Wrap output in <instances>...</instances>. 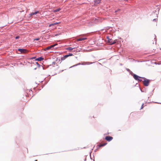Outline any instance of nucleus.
Here are the masks:
<instances>
[{
  "label": "nucleus",
  "mask_w": 161,
  "mask_h": 161,
  "mask_svg": "<svg viewBox=\"0 0 161 161\" xmlns=\"http://www.w3.org/2000/svg\"><path fill=\"white\" fill-rule=\"evenodd\" d=\"M144 80L143 82L144 85L146 86H147L149 85V80L148 79H146L145 78H142Z\"/></svg>",
  "instance_id": "nucleus-1"
},
{
  "label": "nucleus",
  "mask_w": 161,
  "mask_h": 161,
  "mask_svg": "<svg viewBox=\"0 0 161 161\" xmlns=\"http://www.w3.org/2000/svg\"><path fill=\"white\" fill-rule=\"evenodd\" d=\"M107 38L108 39V42L110 44L112 45L116 43V40L113 41L111 39L109 38L108 36H107Z\"/></svg>",
  "instance_id": "nucleus-2"
},
{
  "label": "nucleus",
  "mask_w": 161,
  "mask_h": 161,
  "mask_svg": "<svg viewBox=\"0 0 161 161\" xmlns=\"http://www.w3.org/2000/svg\"><path fill=\"white\" fill-rule=\"evenodd\" d=\"M57 45V44H55L53 45H51L50 46H48V47H47L46 48L44 49V50H45V51H46V50H49V49H51L52 48H53V47Z\"/></svg>",
  "instance_id": "nucleus-3"
},
{
  "label": "nucleus",
  "mask_w": 161,
  "mask_h": 161,
  "mask_svg": "<svg viewBox=\"0 0 161 161\" xmlns=\"http://www.w3.org/2000/svg\"><path fill=\"white\" fill-rule=\"evenodd\" d=\"M105 139L108 141H110L113 139V137L111 136H107L105 137Z\"/></svg>",
  "instance_id": "nucleus-4"
},
{
  "label": "nucleus",
  "mask_w": 161,
  "mask_h": 161,
  "mask_svg": "<svg viewBox=\"0 0 161 161\" xmlns=\"http://www.w3.org/2000/svg\"><path fill=\"white\" fill-rule=\"evenodd\" d=\"M18 50L21 53H26L27 51V50L26 49H19Z\"/></svg>",
  "instance_id": "nucleus-5"
},
{
  "label": "nucleus",
  "mask_w": 161,
  "mask_h": 161,
  "mask_svg": "<svg viewBox=\"0 0 161 161\" xmlns=\"http://www.w3.org/2000/svg\"><path fill=\"white\" fill-rule=\"evenodd\" d=\"M133 77L136 80H138V78H141V77H140L139 76H138L135 75V74H134L133 75Z\"/></svg>",
  "instance_id": "nucleus-6"
},
{
  "label": "nucleus",
  "mask_w": 161,
  "mask_h": 161,
  "mask_svg": "<svg viewBox=\"0 0 161 161\" xmlns=\"http://www.w3.org/2000/svg\"><path fill=\"white\" fill-rule=\"evenodd\" d=\"M39 11H36V12H34V13H31L30 14V16H31L33 15H36V14H39Z\"/></svg>",
  "instance_id": "nucleus-7"
},
{
  "label": "nucleus",
  "mask_w": 161,
  "mask_h": 161,
  "mask_svg": "<svg viewBox=\"0 0 161 161\" xmlns=\"http://www.w3.org/2000/svg\"><path fill=\"white\" fill-rule=\"evenodd\" d=\"M86 39H87L86 38H80L77 39V41H82L83 40H86Z\"/></svg>",
  "instance_id": "nucleus-8"
},
{
  "label": "nucleus",
  "mask_w": 161,
  "mask_h": 161,
  "mask_svg": "<svg viewBox=\"0 0 161 161\" xmlns=\"http://www.w3.org/2000/svg\"><path fill=\"white\" fill-rule=\"evenodd\" d=\"M43 58L42 57H39L36 58V61H41L43 59Z\"/></svg>",
  "instance_id": "nucleus-9"
},
{
  "label": "nucleus",
  "mask_w": 161,
  "mask_h": 161,
  "mask_svg": "<svg viewBox=\"0 0 161 161\" xmlns=\"http://www.w3.org/2000/svg\"><path fill=\"white\" fill-rule=\"evenodd\" d=\"M101 0H95V4H99Z\"/></svg>",
  "instance_id": "nucleus-10"
},
{
  "label": "nucleus",
  "mask_w": 161,
  "mask_h": 161,
  "mask_svg": "<svg viewBox=\"0 0 161 161\" xmlns=\"http://www.w3.org/2000/svg\"><path fill=\"white\" fill-rule=\"evenodd\" d=\"M92 64V62H85L83 63L82 64Z\"/></svg>",
  "instance_id": "nucleus-11"
},
{
  "label": "nucleus",
  "mask_w": 161,
  "mask_h": 161,
  "mask_svg": "<svg viewBox=\"0 0 161 161\" xmlns=\"http://www.w3.org/2000/svg\"><path fill=\"white\" fill-rule=\"evenodd\" d=\"M69 57V55H66L64 56V57H62L61 58L62 60H64L65 58H67L68 57Z\"/></svg>",
  "instance_id": "nucleus-12"
},
{
  "label": "nucleus",
  "mask_w": 161,
  "mask_h": 161,
  "mask_svg": "<svg viewBox=\"0 0 161 161\" xmlns=\"http://www.w3.org/2000/svg\"><path fill=\"white\" fill-rule=\"evenodd\" d=\"M60 10H61V8H58L57 9H56L54 10H53V12H57L59 11H60Z\"/></svg>",
  "instance_id": "nucleus-13"
},
{
  "label": "nucleus",
  "mask_w": 161,
  "mask_h": 161,
  "mask_svg": "<svg viewBox=\"0 0 161 161\" xmlns=\"http://www.w3.org/2000/svg\"><path fill=\"white\" fill-rule=\"evenodd\" d=\"M106 144H107L106 143L101 144H100V147L104 146H105Z\"/></svg>",
  "instance_id": "nucleus-14"
},
{
  "label": "nucleus",
  "mask_w": 161,
  "mask_h": 161,
  "mask_svg": "<svg viewBox=\"0 0 161 161\" xmlns=\"http://www.w3.org/2000/svg\"><path fill=\"white\" fill-rule=\"evenodd\" d=\"M73 48L71 47H69L67 48V49L70 51H71L72 50H73Z\"/></svg>",
  "instance_id": "nucleus-15"
},
{
  "label": "nucleus",
  "mask_w": 161,
  "mask_h": 161,
  "mask_svg": "<svg viewBox=\"0 0 161 161\" xmlns=\"http://www.w3.org/2000/svg\"><path fill=\"white\" fill-rule=\"evenodd\" d=\"M55 25V23H52V24L49 25V26L50 27V26H53V25Z\"/></svg>",
  "instance_id": "nucleus-16"
},
{
  "label": "nucleus",
  "mask_w": 161,
  "mask_h": 161,
  "mask_svg": "<svg viewBox=\"0 0 161 161\" xmlns=\"http://www.w3.org/2000/svg\"><path fill=\"white\" fill-rule=\"evenodd\" d=\"M120 9H118L117 10H116V11H115V13H116V12H118V11H120Z\"/></svg>",
  "instance_id": "nucleus-17"
},
{
  "label": "nucleus",
  "mask_w": 161,
  "mask_h": 161,
  "mask_svg": "<svg viewBox=\"0 0 161 161\" xmlns=\"http://www.w3.org/2000/svg\"><path fill=\"white\" fill-rule=\"evenodd\" d=\"M60 22H56V23H55V25H56L58 24H60Z\"/></svg>",
  "instance_id": "nucleus-18"
},
{
  "label": "nucleus",
  "mask_w": 161,
  "mask_h": 161,
  "mask_svg": "<svg viewBox=\"0 0 161 161\" xmlns=\"http://www.w3.org/2000/svg\"><path fill=\"white\" fill-rule=\"evenodd\" d=\"M80 63H79V64H75L74 66H73L72 67H74V66H76L77 65H80Z\"/></svg>",
  "instance_id": "nucleus-19"
},
{
  "label": "nucleus",
  "mask_w": 161,
  "mask_h": 161,
  "mask_svg": "<svg viewBox=\"0 0 161 161\" xmlns=\"http://www.w3.org/2000/svg\"><path fill=\"white\" fill-rule=\"evenodd\" d=\"M141 78H138V80H139V81H142V80Z\"/></svg>",
  "instance_id": "nucleus-20"
},
{
  "label": "nucleus",
  "mask_w": 161,
  "mask_h": 161,
  "mask_svg": "<svg viewBox=\"0 0 161 161\" xmlns=\"http://www.w3.org/2000/svg\"><path fill=\"white\" fill-rule=\"evenodd\" d=\"M19 36H17L16 37H15V39H19Z\"/></svg>",
  "instance_id": "nucleus-21"
},
{
  "label": "nucleus",
  "mask_w": 161,
  "mask_h": 161,
  "mask_svg": "<svg viewBox=\"0 0 161 161\" xmlns=\"http://www.w3.org/2000/svg\"><path fill=\"white\" fill-rule=\"evenodd\" d=\"M68 55H69V56H71L73 55V54L72 53H70L69 54H68Z\"/></svg>",
  "instance_id": "nucleus-22"
},
{
  "label": "nucleus",
  "mask_w": 161,
  "mask_h": 161,
  "mask_svg": "<svg viewBox=\"0 0 161 161\" xmlns=\"http://www.w3.org/2000/svg\"><path fill=\"white\" fill-rule=\"evenodd\" d=\"M143 104H142V107H141V109H142L143 108Z\"/></svg>",
  "instance_id": "nucleus-23"
},
{
  "label": "nucleus",
  "mask_w": 161,
  "mask_h": 161,
  "mask_svg": "<svg viewBox=\"0 0 161 161\" xmlns=\"http://www.w3.org/2000/svg\"><path fill=\"white\" fill-rule=\"evenodd\" d=\"M39 38H36V39H34V40H36V41H38V40H39Z\"/></svg>",
  "instance_id": "nucleus-24"
},
{
  "label": "nucleus",
  "mask_w": 161,
  "mask_h": 161,
  "mask_svg": "<svg viewBox=\"0 0 161 161\" xmlns=\"http://www.w3.org/2000/svg\"><path fill=\"white\" fill-rule=\"evenodd\" d=\"M156 20V19H154L153 20V21H155Z\"/></svg>",
  "instance_id": "nucleus-25"
},
{
  "label": "nucleus",
  "mask_w": 161,
  "mask_h": 161,
  "mask_svg": "<svg viewBox=\"0 0 161 161\" xmlns=\"http://www.w3.org/2000/svg\"><path fill=\"white\" fill-rule=\"evenodd\" d=\"M127 70L128 71H129L130 70L129 69H127Z\"/></svg>",
  "instance_id": "nucleus-26"
},
{
  "label": "nucleus",
  "mask_w": 161,
  "mask_h": 161,
  "mask_svg": "<svg viewBox=\"0 0 161 161\" xmlns=\"http://www.w3.org/2000/svg\"><path fill=\"white\" fill-rule=\"evenodd\" d=\"M155 39H156V36H155Z\"/></svg>",
  "instance_id": "nucleus-27"
},
{
  "label": "nucleus",
  "mask_w": 161,
  "mask_h": 161,
  "mask_svg": "<svg viewBox=\"0 0 161 161\" xmlns=\"http://www.w3.org/2000/svg\"><path fill=\"white\" fill-rule=\"evenodd\" d=\"M35 161H37V160H35Z\"/></svg>",
  "instance_id": "nucleus-28"
},
{
  "label": "nucleus",
  "mask_w": 161,
  "mask_h": 161,
  "mask_svg": "<svg viewBox=\"0 0 161 161\" xmlns=\"http://www.w3.org/2000/svg\"><path fill=\"white\" fill-rule=\"evenodd\" d=\"M32 58H35V57H33Z\"/></svg>",
  "instance_id": "nucleus-29"
}]
</instances>
